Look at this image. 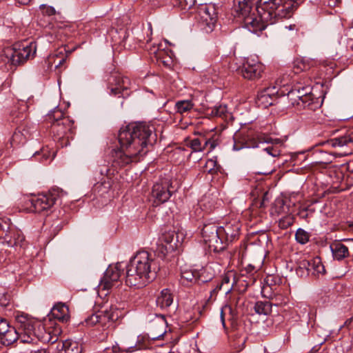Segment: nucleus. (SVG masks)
<instances>
[{"label":"nucleus","mask_w":353,"mask_h":353,"mask_svg":"<svg viewBox=\"0 0 353 353\" xmlns=\"http://www.w3.org/2000/svg\"><path fill=\"white\" fill-rule=\"evenodd\" d=\"M219 168L216 161L214 159H208L204 165V172L210 174H214L218 171Z\"/></svg>","instance_id":"nucleus-44"},{"label":"nucleus","mask_w":353,"mask_h":353,"mask_svg":"<svg viewBox=\"0 0 353 353\" xmlns=\"http://www.w3.org/2000/svg\"><path fill=\"white\" fill-rule=\"evenodd\" d=\"M312 266L314 268L312 274H323L325 272V267L319 257H315L312 259Z\"/></svg>","instance_id":"nucleus-42"},{"label":"nucleus","mask_w":353,"mask_h":353,"mask_svg":"<svg viewBox=\"0 0 353 353\" xmlns=\"http://www.w3.org/2000/svg\"><path fill=\"white\" fill-rule=\"evenodd\" d=\"M287 97L293 106L299 105L301 97H299V91H296L295 88L288 92Z\"/></svg>","instance_id":"nucleus-45"},{"label":"nucleus","mask_w":353,"mask_h":353,"mask_svg":"<svg viewBox=\"0 0 353 353\" xmlns=\"http://www.w3.org/2000/svg\"><path fill=\"white\" fill-rule=\"evenodd\" d=\"M145 48L150 54H154L157 60L161 61L163 63L169 62L167 58L171 59L170 54L171 51L165 50V49L161 48V44L150 46L149 47L145 46Z\"/></svg>","instance_id":"nucleus-27"},{"label":"nucleus","mask_w":353,"mask_h":353,"mask_svg":"<svg viewBox=\"0 0 353 353\" xmlns=\"http://www.w3.org/2000/svg\"><path fill=\"white\" fill-rule=\"evenodd\" d=\"M115 168H110L107 166H103L100 168L99 172L104 177L100 182L94 185V191L98 193L104 194L108 192L112 186V176L114 175Z\"/></svg>","instance_id":"nucleus-20"},{"label":"nucleus","mask_w":353,"mask_h":353,"mask_svg":"<svg viewBox=\"0 0 353 353\" xmlns=\"http://www.w3.org/2000/svg\"><path fill=\"white\" fill-rule=\"evenodd\" d=\"M201 234L204 243L208 246L210 251L219 252L225 249V243L222 241L219 227L215 223L204 224Z\"/></svg>","instance_id":"nucleus-9"},{"label":"nucleus","mask_w":353,"mask_h":353,"mask_svg":"<svg viewBox=\"0 0 353 353\" xmlns=\"http://www.w3.org/2000/svg\"><path fill=\"white\" fill-rule=\"evenodd\" d=\"M310 236V234L302 228H299L295 234L296 241L302 245L309 241Z\"/></svg>","instance_id":"nucleus-41"},{"label":"nucleus","mask_w":353,"mask_h":353,"mask_svg":"<svg viewBox=\"0 0 353 353\" xmlns=\"http://www.w3.org/2000/svg\"><path fill=\"white\" fill-rule=\"evenodd\" d=\"M65 59L64 58H62L59 63L57 65H56V68L59 67V65H61L62 63H63L65 62Z\"/></svg>","instance_id":"nucleus-63"},{"label":"nucleus","mask_w":353,"mask_h":353,"mask_svg":"<svg viewBox=\"0 0 353 353\" xmlns=\"http://www.w3.org/2000/svg\"><path fill=\"white\" fill-rule=\"evenodd\" d=\"M58 348L63 350L65 353H81L82 347L76 341L65 340L58 343Z\"/></svg>","instance_id":"nucleus-32"},{"label":"nucleus","mask_w":353,"mask_h":353,"mask_svg":"<svg viewBox=\"0 0 353 353\" xmlns=\"http://www.w3.org/2000/svg\"><path fill=\"white\" fill-rule=\"evenodd\" d=\"M259 92L274 98V97H275L276 94L278 93V88L276 86L266 87V88H263Z\"/></svg>","instance_id":"nucleus-50"},{"label":"nucleus","mask_w":353,"mask_h":353,"mask_svg":"<svg viewBox=\"0 0 353 353\" xmlns=\"http://www.w3.org/2000/svg\"><path fill=\"white\" fill-rule=\"evenodd\" d=\"M217 20V14L214 6L202 5L198 10V24L206 33L213 31Z\"/></svg>","instance_id":"nucleus-13"},{"label":"nucleus","mask_w":353,"mask_h":353,"mask_svg":"<svg viewBox=\"0 0 353 353\" xmlns=\"http://www.w3.org/2000/svg\"><path fill=\"white\" fill-rule=\"evenodd\" d=\"M344 132L338 137H334L329 141L327 143L334 148H343L344 146H350L353 144V130H344Z\"/></svg>","instance_id":"nucleus-22"},{"label":"nucleus","mask_w":353,"mask_h":353,"mask_svg":"<svg viewBox=\"0 0 353 353\" xmlns=\"http://www.w3.org/2000/svg\"><path fill=\"white\" fill-rule=\"evenodd\" d=\"M28 110V105L27 102L23 100L18 101L17 105L14 108L12 111V117H13V121L18 123L23 121L27 117V111Z\"/></svg>","instance_id":"nucleus-28"},{"label":"nucleus","mask_w":353,"mask_h":353,"mask_svg":"<svg viewBox=\"0 0 353 353\" xmlns=\"http://www.w3.org/2000/svg\"><path fill=\"white\" fill-rule=\"evenodd\" d=\"M64 194V192L59 188H52L48 194H39L30 200L33 211L41 213L48 210L55 203L57 200Z\"/></svg>","instance_id":"nucleus-12"},{"label":"nucleus","mask_w":353,"mask_h":353,"mask_svg":"<svg viewBox=\"0 0 353 353\" xmlns=\"http://www.w3.org/2000/svg\"><path fill=\"white\" fill-rule=\"evenodd\" d=\"M122 263L110 265L101 279L99 287L102 290L110 289L119 279L121 274Z\"/></svg>","instance_id":"nucleus-19"},{"label":"nucleus","mask_w":353,"mask_h":353,"mask_svg":"<svg viewBox=\"0 0 353 353\" xmlns=\"http://www.w3.org/2000/svg\"><path fill=\"white\" fill-rule=\"evenodd\" d=\"M194 106V104L192 100H179L176 102L174 109L176 113L183 115L190 112Z\"/></svg>","instance_id":"nucleus-35"},{"label":"nucleus","mask_w":353,"mask_h":353,"mask_svg":"<svg viewBox=\"0 0 353 353\" xmlns=\"http://www.w3.org/2000/svg\"><path fill=\"white\" fill-rule=\"evenodd\" d=\"M312 158V163L314 164H328L331 163V157L327 152L316 148L311 154Z\"/></svg>","instance_id":"nucleus-31"},{"label":"nucleus","mask_w":353,"mask_h":353,"mask_svg":"<svg viewBox=\"0 0 353 353\" xmlns=\"http://www.w3.org/2000/svg\"><path fill=\"white\" fill-rule=\"evenodd\" d=\"M205 137L195 138L192 139L188 145L192 148L194 152H202L204 150V141Z\"/></svg>","instance_id":"nucleus-39"},{"label":"nucleus","mask_w":353,"mask_h":353,"mask_svg":"<svg viewBox=\"0 0 353 353\" xmlns=\"http://www.w3.org/2000/svg\"><path fill=\"white\" fill-rule=\"evenodd\" d=\"M334 258L341 261L349 255L348 248L344 244L336 242L330 245Z\"/></svg>","instance_id":"nucleus-29"},{"label":"nucleus","mask_w":353,"mask_h":353,"mask_svg":"<svg viewBox=\"0 0 353 353\" xmlns=\"http://www.w3.org/2000/svg\"><path fill=\"white\" fill-rule=\"evenodd\" d=\"M309 260H302L299 263V267L296 269V273L300 274L301 276L303 274H308V269H310Z\"/></svg>","instance_id":"nucleus-47"},{"label":"nucleus","mask_w":353,"mask_h":353,"mask_svg":"<svg viewBox=\"0 0 353 353\" xmlns=\"http://www.w3.org/2000/svg\"><path fill=\"white\" fill-rule=\"evenodd\" d=\"M228 108L225 105H216L211 108L210 114L212 117H217L221 118H227Z\"/></svg>","instance_id":"nucleus-38"},{"label":"nucleus","mask_w":353,"mask_h":353,"mask_svg":"<svg viewBox=\"0 0 353 353\" xmlns=\"http://www.w3.org/2000/svg\"><path fill=\"white\" fill-rule=\"evenodd\" d=\"M233 140V150L236 151L243 148H261L259 155L254 159L255 164L262 167L261 171H256L257 174L268 175L274 171L272 158L280 156L281 150L272 145L263 147L265 143L272 141L271 138L261 133L247 131L235 133Z\"/></svg>","instance_id":"nucleus-2"},{"label":"nucleus","mask_w":353,"mask_h":353,"mask_svg":"<svg viewBox=\"0 0 353 353\" xmlns=\"http://www.w3.org/2000/svg\"><path fill=\"white\" fill-rule=\"evenodd\" d=\"M259 0H234L233 12L235 17L243 21V26L253 33H257L256 23H259L256 6Z\"/></svg>","instance_id":"nucleus-7"},{"label":"nucleus","mask_w":353,"mask_h":353,"mask_svg":"<svg viewBox=\"0 0 353 353\" xmlns=\"http://www.w3.org/2000/svg\"><path fill=\"white\" fill-rule=\"evenodd\" d=\"M204 141V150L209 145L210 148L208 150V152L213 150L217 145H218V141L217 140L214 139H206L205 138L203 139Z\"/></svg>","instance_id":"nucleus-53"},{"label":"nucleus","mask_w":353,"mask_h":353,"mask_svg":"<svg viewBox=\"0 0 353 353\" xmlns=\"http://www.w3.org/2000/svg\"><path fill=\"white\" fill-rule=\"evenodd\" d=\"M352 325H353V316L350 319H347L345 321L343 327H346L349 328V327H351Z\"/></svg>","instance_id":"nucleus-58"},{"label":"nucleus","mask_w":353,"mask_h":353,"mask_svg":"<svg viewBox=\"0 0 353 353\" xmlns=\"http://www.w3.org/2000/svg\"><path fill=\"white\" fill-rule=\"evenodd\" d=\"M159 241L157 252L159 256L162 258L175 251L179 243L178 234L173 230L164 232Z\"/></svg>","instance_id":"nucleus-16"},{"label":"nucleus","mask_w":353,"mask_h":353,"mask_svg":"<svg viewBox=\"0 0 353 353\" xmlns=\"http://www.w3.org/2000/svg\"><path fill=\"white\" fill-rule=\"evenodd\" d=\"M274 294L276 296H278L279 297L277 298V300L279 302H282L283 301V298H286L288 299V298L287 296H283L282 294H278L277 292H274Z\"/></svg>","instance_id":"nucleus-59"},{"label":"nucleus","mask_w":353,"mask_h":353,"mask_svg":"<svg viewBox=\"0 0 353 353\" xmlns=\"http://www.w3.org/2000/svg\"><path fill=\"white\" fill-rule=\"evenodd\" d=\"M173 303V295L168 289H163L156 300L157 306L162 310H168Z\"/></svg>","instance_id":"nucleus-24"},{"label":"nucleus","mask_w":353,"mask_h":353,"mask_svg":"<svg viewBox=\"0 0 353 353\" xmlns=\"http://www.w3.org/2000/svg\"><path fill=\"white\" fill-rule=\"evenodd\" d=\"M299 107L313 110L318 106L317 99L313 97L312 92L305 95L302 99H300Z\"/></svg>","instance_id":"nucleus-36"},{"label":"nucleus","mask_w":353,"mask_h":353,"mask_svg":"<svg viewBox=\"0 0 353 353\" xmlns=\"http://www.w3.org/2000/svg\"><path fill=\"white\" fill-rule=\"evenodd\" d=\"M159 270L151 254L139 252L126 267L125 283L130 287H143L155 279Z\"/></svg>","instance_id":"nucleus-3"},{"label":"nucleus","mask_w":353,"mask_h":353,"mask_svg":"<svg viewBox=\"0 0 353 353\" xmlns=\"http://www.w3.org/2000/svg\"><path fill=\"white\" fill-rule=\"evenodd\" d=\"M35 158L41 157L39 161L43 162L46 161H51L54 159V152H51L48 147L42 148L40 151H37L34 154Z\"/></svg>","instance_id":"nucleus-37"},{"label":"nucleus","mask_w":353,"mask_h":353,"mask_svg":"<svg viewBox=\"0 0 353 353\" xmlns=\"http://www.w3.org/2000/svg\"><path fill=\"white\" fill-rule=\"evenodd\" d=\"M195 3V0H174V6L182 10H188Z\"/></svg>","instance_id":"nucleus-43"},{"label":"nucleus","mask_w":353,"mask_h":353,"mask_svg":"<svg viewBox=\"0 0 353 353\" xmlns=\"http://www.w3.org/2000/svg\"><path fill=\"white\" fill-rule=\"evenodd\" d=\"M244 271L250 274H253L254 272H256L255 267L252 265H248L246 268H245Z\"/></svg>","instance_id":"nucleus-57"},{"label":"nucleus","mask_w":353,"mask_h":353,"mask_svg":"<svg viewBox=\"0 0 353 353\" xmlns=\"http://www.w3.org/2000/svg\"><path fill=\"white\" fill-rule=\"evenodd\" d=\"M12 327L6 319L0 318V337Z\"/></svg>","instance_id":"nucleus-52"},{"label":"nucleus","mask_w":353,"mask_h":353,"mask_svg":"<svg viewBox=\"0 0 353 353\" xmlns=\"http://www.w3.org/2000/svg\"><path fill=\"white\" fill-rule=\"evenodd\" d=\"M210 196L205 195L200 202L201 208H203L206 211H211L214 208V206L210 203Z\"/></svg>","instance_id":"nucleus-49"},{"label":"nucleus","mask_w":353,"mask_h":353,"mask_svg":"<svg viewBox=\"0 0 353 353\" xmlns=\"http://www.w3.org/2000/svg\"><path fill=\"white\" fill-rule=\"evenodd\" d=\"M292 224V221L290 217H287L285 219L281 220L279 225L281 228H288Z\"/></svg>","instance_id":"nucleus-56"},{"label":"nucleus","mask_w":353,"mask_h":353,"mask_svg":"<svg viewBox=\"0 0 353 353\" xmlns=\"http://www.w3.org/2000/svg\"><path fill=\"white\" fill-rule=\"evenodd\" d=\"M313 66V63L305 58H298L293 63V72L299 74L303 71H307Z\"/></svg>","instance_id":"nucleus-34"},{"label":"nucleus","mask_w":353,"mask_h":353,"mask_svg":"<svg viewBox=\"0 0 353 353\" xmlns=\"http://www.w3.org/2000/svg\"><path fill=\"white\" fill-rule=\"evenodd\" d=\"M283 2L284 0H259L256 9L259 23H256V28L259 32L280 19L289 18L286 10L291 5L283 4Z\"/></svg>","instance_id":"nucleus-4"},{"label":"nucleus","mask_w":353,"mask_h":353,"mask_svg":"<svg viewBox=\"0 0 353 353\" xmlns=\"http://www.w3.org/2000/svg\"><path fill=\"white\" fill-rule=\"evenodd\" d=\"M303 2V0H284L283 4L289 3L291 5L290 8L286 10L288 12V17H291L294 11L299 6L301 3Z\"/></svg>","instance_id":"nucleus-46"},{"label":"nucleus","mask_w":353,"mask_h":353,"mask_svg":"<svg viewBox=\"0 0 353 353\" xmlns=\"http://www.w3.org/2000/svg\"><path fill=\"white\" fill-rule=\"evenodd\" d=\"M108 84L110 94L119 97H125L129 95L128 90L131 83L128 77H124L117 72H114L108 77Z\"/></svg>","instance_id":"nucleus-14"},{"label":"nucleus","mask_w":353,"mask_h":353,"mask_svg":"<svg viewBox=\"0 0 353 353\" xmlns=\"http://www.w3.org/2000/svg\"><path fill=\"white\" fill-rule=\"evenodd\" d=\"M266 195H267V193H265V194H264V196H263V201H262V202H261V206H263V205H264V204H265V200H266V198H265Z\"/></svg>","instance_id":"nucleus-64"},{"label":"nucleus","mask_w":353,"mask_h":353,"mask_svg":"<svg viewBox=\"0 0 353 353\" xmlns=\"http://www.w3.org/2000/svg\"><path fill=\"white\" fill-rule=\"evenodd\" d=\"M0 239L3 243L12 248H22L25 244V236L18 228L0 219Z\"/></svg>","instance_id":"nucleus-10"},{"label":"nucleus","mask_w":353,"mask_h":353,"mask_svg":"<svg viewBox=\"0 0 353 353\" xmlns=\"http://www.w3.org/2000/svg\"><path fill=\"white\" fill-rule=\"evenodd\" d=\"M309 263H310V265H312V259L309 260ZM313 270H314V268H313L312 265H310V269H308V274H309L310 273H312V274Z\"/></svg>","instance_id":"nucleus-62"},{"label":"nucleus","mask_w":353,"mask_h":353,"mask_svg":"<svg viewBox=\"0 0 353 353\" xmlns=\"http://www.w3.org/2000/svg\"><path fill=\"white\" fill-rule=\"evenodd\" d=\"M19 337L20 336L17 327H12L0 337V342L1 344L8 346L15 342Z\"/></svg>","instance_id":"nucleus-33"},{"label":"nucleus","mask_w":353,"mask_h":353,"mask_svg":"<svg viewBox=\"0 0 353 353\" xmlns=\"http://www.w3.org/2000/svg\"><path fill=\"white\" fill-rule=\"evenodd\" d=\"M50 316L62 323H66L70 319L69 309L62 303L54 305L50 311Z\"/></svg>","instance_id":"nucleus-23"},{"label":"nucleus","mask_w":353,"mask_h":353,"mask_svg":"<svg viewBox=\"0 0 353 353\" xmlns=\"http://www.w3.org/2000/svg\"><path fill=\"white\" fill-rule=\"evenodd\" d=\"M159 323L157 325L156 321H152L153 329L151 331V335L152 339H160L166 333L167 322L165 321L164 314H159L157 316Z\"/></svg>","instance_id":"nucleus-26"},{"label":"nucleus","mask_w":353,"mask_h":353,"mask_svg":"<svg viewBox=\"0 0 353 353\" xmlns=\"http://www.w3.org/2000/svg\"><path fill=\"white\" fill-rule=\"evenodd\" d=\"M218 290H220L219 289V287H217V286L215 288H214L213 290H212L210 292V298L212 297V296L214 294L217 293Z\"/></svg>","instance_id":"nucleus-60"},{"label":"nucleus","mask_w":353,"mask_h":353,"mask_svg":"<svg viewBox=\"0 0 353 353\" xmlns=\"http://www.w3.org/2000/svg\"><path fill=\"white\" fill-rule=\"evenodd\" d=\"M272 305H274V301H258L254 305V310L259 315L268 316L272 312Z\"/></svg>","instance_id":"nucleus-30"},{"label":"nucleus","mask_w":353,"mask_h":353,"mask_svg":"<svg viewBox=\"0 0 353 353\" xmlns=\"http://www.w3.org/2000/svg\"><path fill=\"white\" fill-rule=\"evenodd\" d=\"M19 3L22 5H27L30 0H16Z\"/></svg>","instance_id":"nucleus-61"},{"label":"nucleus","mask_w":353,"mask_h":353,"mask_svg":"<svg viewBox=\"0 0 353 353\" xmlns=\"http://www.w3.org/2000/svg\"><path fill=\"white\" fill-rule=\"evenodd\" d=\"M16 322L19 336L23 343H35L37 339L44 343L53 344L58 340V336L56 334L52 335L50 332L45 331L43 325L27 316H17Z\"/></svg>","instance_id":"nucleus-5"},{"label":"nucleus","mask_w":353,"mask_h":353,"mask_svg":"<svg viewBox=\"0 0 353 353\" xmlns=\"http://www.w3.org/2000/svg\"><path fill=\"white\" fill-rule=\"evenodd\" d=\"M47 120L51 124L50 132L60 145L65 147L69 145L75 133L74 122L68 117H63V113L59 109L48 114Z\"/></svg>","instance_id":"nucleus-6"},{"label":"nucleus","mask_w":353,"mask_h":353,"mask_svg":"<svg viewBox=\"0 0 353 353\" xmlns=\"http://www.w3.org/2000/svg\"><path fill=\"white\" fill-rule=\"evenodd\" d=\"M241 227V224L236 219H232L226 222L224 225L219 227L222 241L225 243V248L229 243L239 239Z\"/></svg>","instance_id":"nucleus-18"},{"label":"nucleus","mask_w":353,"mask_h":353,"mask_svg":"<svg viewBox=\"0 0 353 353\" xmlns=\"http://www.w3.org/2000/svg\"><path fill=\"white\" fill-rule=\"evenodd\" d=\"M295 89L299 91V97H301L300 99H302L307 94H310L312 91L310 86H298L295 87Z\"/></svg>","instance_id":"nucleus-51"},{"label":"nucleus","mask_w":353,"mask_h":353,"mask_svg":"<svg viewBox=\"0 0 353 353\" xmlns=\"http://www.w3.org/2000/svg\"><path fill=\"white\" fill-rule=\"evenodd\" d=\"M274 101V99L273 97L268 96L267 94H265L259 91L257 94V103L259 105H263L266 108L269 105H273Z\"/></svg>","instance_id":"nucleus-40"},{"label":"nucleus","mask_w":353,"mask_h":353,"mask_svg":"<svg viewBox=\"0 0 353 353\" xmlns=\"http://www.w3.org/2000/svg\"><path fill=\"white\" fill-rule=\"evenodd\" d=\"M121 311L117 308L110 307L109 310H100L92 314L85 319L86 326L99 325L103 330L110 326V323L117 321L120 316Z\"/></svg>","instance_id":"nucleus-11"},{"label":"nucleus","mask_w":353,"mask_h":353,"mask_svg":"<svg viewBox=\"0 0 353 353\" xmlns=\"http://www.w3.org/2000/svg\"><path fill=\"white\" fill-rule=\"evenodd\" d=\"M40 8L45 15L52 16L56 13L55 9L52 6L41 5Z\"/></svg>","instance_id":"nucleus-54"},{"label":"nucleus","mask_w":353,"mask_h":353,"mask_svg":"<svg viewBox=\"0 0 353 353\" xmlns=\"http://www.w3.org/2000/svg\"><path fill=\"white\" fill-rule=\"evenodd\" d=\"M201 281L205 283L207 280H201L199 272L196 270L185 269L181 273V282L183 285H188L190 283Z\"/></svg>","instance_id":"nucleus-25"},{"label":"nucleus","mask_w":353,"mask_h":353,"mask_svg":"<svg viewBox=\"0 0 353 353\" xmlns=\"http://www.w3.org/2000/svg\"><path fill=\"white\" fill-rule=\"evenodd\" d=\"M275 277L273 276H268L265 279V285L262 288V294L263 296L268 298L272 301H274V305L280 306L285 305L288 303V299L283 298L282 302H279L277 300L278 296L274 294V292L272 290H276Z\"/></svg>","instance_id":"nucleus-21"},{"label":"nucleus","mask_w":353,"mask_h":353,"mask_svg":"<svg viewBox=\"0 0 353 353\" xmlns=\"http://www.w3.org/2000/svg\"><path fill=\"white\" fill-rule=\"evenodd\" d=\"M118 139L120 149L115 152L112 161L115 169L139 161L156 142L157 134L154 125L137 122L121 128Z\"/></svg>","instance_id":"nucleus-1"},{"label":"nucleus","mask_w":353,"mask_h":353,"mask_svg":"<svg viewBox=\"0 0 353 353\" xmlns=\"http://www.w3.org/2000/svg\"><path fill=\"white\" fill-rule=\"evenodd\" d=\"M265 67L256 57H248L241 68L243 78L255 81L262 77Z\"/></svg>","instance_id":"nucleus-17"},{"label":"nucleus","mask_w":353,"mask_h":353,"mask_svg":"<svg viewBox=\"0 0 353 353\" xmlns=\"http://www.w3.org/2000/svg\"><path fill=\"white\" fill-rule=\"evenodd\" d=\"M176 189L172 185L168 179H163L155 183L152 190V196L154 203L157 205L163 203L168 201Z\"/></svg>","instance_id":"nucleus-15"},{"label":"nucleus","mask_w":353,"mask_h":353,"mask_svg":"<svg viewBox=\"0 0 353 353\" xmlns=\"http://www.w3.org/2000/svg\"><path fill=\"white\" fill-rule=\"evenodd\" d=\"M10 303V296L7 293H0V305L7 306Z\"/></svg>","instance_id":"nucleus-55"},{"label":"nucleus","mask_w":353,"mask_h":353,"mask_svg":"<svg viewBox=\"0 0 353 353\" xmlns=\"http://www.w3.org/2000/svg\"><path fill=\"white\" fill-rule=\"evenodd\" d=\"M36 53V44L33 42L14 44L13 47L7 48L4 54L8 62L17 65L23 63Z\"/></svg>","instance_id":"nucleus-8"},{"label":"nucleus","mask_w":353,"mask_h":353,"mask_svg":"<svg viewBox=\"0 0 353 353\" xmlns=\"http://www.w3.org/2000/svg\"><path fill=\"white\" fill-rule=\"evenodd\" d=\"M230 283V277L227 275L224 276V277L222 279V281L220 284L217 285V287H219V290H221L223 288H224V290L225 294L229 293L231 290L232 289L233 284L229 285Z\"/></svg>","instance_id":"nucleus-48"}]
</instances>
